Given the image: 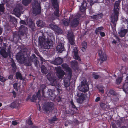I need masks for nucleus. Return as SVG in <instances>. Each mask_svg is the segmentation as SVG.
I'll return each instance as SVG.
<instances>
[{"label":"nucleus","mask_w":128,"mask_h":128,"mask_svg":"<svg viewBox=\"0 0 128 128\" xmlns=\"http://www.w3.org/2000/svg\"><path fill=\"white\" fill-rule=\"evenodd\" d=\"M103 26L99 27L96 28L95 30V33L96 34H98V32H100V31L104 29Z\"/></svg>","instance_id":"nucleus-40"},{"label":"nucleus","mask_w":128,"mask_h":128,"mask_svg":"<svg viewBox=\"0 0 128 128\" xmlns=\"http://www.w3.org/2000/svg\"><path fill=\"white\" fill-rule=\"evenodd\" d=\"M4 8L3 4H0V12H3L4 11Z\"/></svg>","instance_id":"nucleus-52"},{"label":"nucleus","mask_w":128,"mask_h":128,"mask_svg":"<svg viewBox=\"0 0 128 128\" xmlns=\"http://www.w3.org/2000/svg\"><path fill=\"white\" fill-rule=\"evenodd\" d=\"M23 9V7L21 4H18L14 10L15 14L17 17H19L21 12Z\"/></svg>","instance_id":"nucleus-7"},{"label":"nucleus","mask_w":128,"mask_h":128,"mask_svg":"<svg viewBox=\"0 0 128 128\" xmlns=\"http://www.w3.org/2000/svg\"><path fill=\"white\" fill-rule=\"evenodd\" d=\"M127 32L128 30L127 29H124L122 27L118 32L119 36L121 38L124 37Z\"/></svg>","instance_id":"nucleus-20"},{"label":"nucleus","mask_w":128,"mask_h":128,"mask_svg":"<svg viewBox=\"0 0 128 128\" xmlns=\"http://www.w3.org/2000/svg\"><path fill=\"white\" fill-rule=\"evenodd\" d=\"M7 80L4 77L0 75V81L2 82H4Z\"/></svg>","instance_id":"nucleus-49"},{"label":"nucleus","mask_w":128,"mask_h":128,"mask_svg":"<svg viewBox=\"0 0 128 128\" xmlns=\"http://www.w3.org/2000/svg\"><path fill=\"white\" fill-rule=\"evenodd\" d=\"M82 85L80 88H78L80 90L84 92L88 91L89 89V87L86 81L82 82Z\"/></svg>","instance_id":"nucleus-11"},{"label":"nucleus","mask_w":128,"mask_h":128,"mask_svg":"<svg viewBox=\"0 0 128 128\" xmlns=\"http://www.w3.org/2000/svg\"><path fill=\"white\" fill-rule=\"evenodd\" d=\"M93 76L94 79H97L99 78V76L98 75L93 74Z\"/></svg>","instance_id":"nucleus-58"},{"label":"nucleus","mask_w":128,"mask_h":128,"mask_svg":"<svg viewBox=\"0 0 128 128\" xmlns=\"http://www.w3.org/2000/svg\"><path fill=\"white\" fill-rule=\"evenodd\" d=\"M10 65L12 68V70L14 72H15L16 69V65L12 58L11 59V64Z\"/></svg>","instance_id":"nucleus-25"},{"label":"nucleus","mask_w":128,"mask_h":128,"mask_svg":"<svg viewBox=\"0 0 128 128\" xmlns=\"http://www.w3.org/2000/svg\"><path fill=\"white\" fill-rule=\"evenodd\" d=\"M12 124L14 126H16L18 124V122L15 120H14L12 121Z\"/></svg>","instance_id":"nucleus-61"},{"label":"nucleus","mask_w":128,"mask_h":128,"mask_svg":"<svg viewBox=\"0 0 128 128\" xmlns=\"http://www.w3.org/2000/svg\"><path fill=\"white\" fill-rule=\"evenodd\" d=\"M11 47L10 46H8L7 51L6 50L3 48H1L0 50V54L2 57L5 58H6L8 56L10 57L11 55Z\"/></svg>","instance_id":"nucleus-6"},{"label":"nucleus","mask_w":128,"mask_h":128,"mask_svg":"<svg viewBox=\"0 0 128 128\" xmlns=\"http://www.w3.org/2000/svg\"><path fill=\"white\" fill-rule=\"evenodd\" d=\"M40 90H38V92H37L36 95V96L38 98L39 100V99L40 98Z\"/></svg>","instance_id":"nucleus-51"},{"label":"nucleus","mask_w":128,"mask_h":128,"mask_svg":"<svg viewBox=\"0 0 128 128\" xmlns=\"http://www.w3.org/2000/svg\"><path fill=\"white\" fill-rule=\"evenodd\" d=\"M31 0H22V4L24 5L27 6L30 3Z\"/></svg>","instance_id":"nucleus-36"},{"label":"nucleus","mask_w":128,"mask_h":128,"mask_svg":"<svg viewBox=\"0 0 128 128\" xmlns=\"http://www.w3.org/2000/svg\"><path fill=\"white\" fill-rule=\"evenodd\" d=\"M63 24L65 26H68L69 25V22L68 21L64 20L63 21Z\"/></svg>","instance_id":"nucleus-53"},{"label":"nucleus","mask_w":128,"mask_h":128,"mask_svg":"<svg viewBox=\"0 0 128 128\" xmlns=\"http://www.w3.org/2000/svg\"><path fill=\"white\" fill-rule=\"evenodd\" d=\"M98 89L99 90V91L102 94H103L104 92V90L103 89V87H97Z\"/></svg>","instance_id":"nucleus-47"},{"label":"nucleus","mask_w":128,"mask_h":128,"mask_svg":"<svg viewBox=\"0 0 128 128\" xmlns=\"http://www.w3.org/2000/svg\"><path fill=\"white\" fill-rule=\"evenodd\" d=\"M122 77H120L118 78L116 80V84L118 85L120 84L121 82L122 81Z\"/></svg>","instance_id":"nucleus-41"},{"label":"nucleus","mask_w":128,"mask_h":128,"mask_svg":"<svg viewBox=\"0 0 128 128\" xmlns=\"http://www.w3.org/2000/svg\"><path fill=\"white\" fill-rule=\"evenodd\" d=\"M106 106V105L105 104L102 103L100 104V106L102 108H104Z\"/></svg>","instance_id":"nucleus-57"},{"label":"nucleus","mask_w":128,"mask_h":128,"mask_svg":"<svg viewBox=\"0 0 128 128\" xmlns=\"http://www.w3.org/2000/svg\"><path fill=\"white\" fill-rule=\"evenodd\" d=\"M57 50L60 53H61L63 51H64L65 48L64 46V44L63 43H59L56 47Z\"/></svg>","instance_id":"nucleus-21"},{"label":"nucleus","mask_w":128,"mask_h":128,"mask_svg":"<svg viewBox=\"0 0 128 128\" xmlns=\"http://www.w3.org/2000/svg\"><path fill=\"white\" fill-rule=\"evenodd\" d=\"M72 68L75 70H77L78 68V64L77 61H72L70 62Z\"/></svg>","instance_id":"nucleus-23"},{"label":"nucleus","mask_w":128,"mask_h":128,"mask_svg":"<svg viewBox=\"0 0 128 128\" xmlns=\"http://www.w3.org/2000/svg\"><path fill=\"white\" fill-rule=\"evenodd\" d=\"M79 24V20L78 19L75 18L70 22V26L72 28H75L78 26Z\"/></svg>","instance_id":"nucleus-16"},{"label":"nucleus","mask_w":128,"mask_h":128,"mask_svg":"<svg viewBox=\"0 0 128 128\" xmlns=\"http://www.w3.org/2000/svg\"><path fill=\"white\" fill-rule=\"evenodd\" d=\"M90 1H89L88 2H89L90 5L92 6L95 3L98 2V0H90Z\"/></svg>","instance_id":"nucleus-43"},{"label":"nucleus","mask_w":128,"mask_h":128,"mask_svg":"<svg viewBox=\"0 0 128 128\" xmlns=\"http://www.w3.org/2000/svg\"><path fill=\"white\" fill-rule=\"evenodd\" d=\"M87 6V5L86 2L85 1H83L82 3L81 6L80 8V10L82 12H84L86 10Z\"/></svg>","instance_id":"nucleus-22"},{"label":"nucleus","mask_w":128,"mask_h":128,"mask_svg":"<svg viewBox=\"0 0 128 128\" xmlns=\"http://www.w3.org/2000/svg\"><path fill=\"white\" fill-rule=\"evenodd\" d=\"M63 62V60L60 57L56 59L54 62V64L56 65H58L62 64Z\"/></svg>","instance_id":"nucleus-24"},{"label":"nucleus","mask_w":128,"mask_h":128,"mask_svg":"<svg viewBox=\"0 0 128 128\" xmlns=\"http://www.w3.org/2000/svg\"><path fill=\"white\" fill-rule=\"evenodd\" d=\"M77 96L78 98L77 99V101L80 104L82 103L86 99L83 93L78 92L77 94Z\"/></svg>","instance_id":"nucleus-13"},{"label":"nucleus","mask_w":128,"mask_h":128,"mask_svg":"<svg viewBox=\"0 0 128 128\" xmlns=\"http://www.w3.org/2000/svg\"><path fill=\"white\" fill-rule=\"evenodd\" d=\"M39 1V0H34L32 4L33 13L36 15L40 14L41 13V7Z\"/></svg>","instance_id":"nucleus-4"},{"label":"nucleus","mask_w":128,"mask_h":128,"mask_svg":"<svg viewBox=\"0 0 128 128\" xmlns=\"http://www.w3.org/2000/svg\"><path fill=\"white\" fill-rule=\"evenodd\" d=\"M31 59L32 60V62H34L35 66L36 67H38V63H39V62L35 55L34 54H32L31 56Z\"/></svg>","instance_id":"nucleus-19"},{"label":"nucleus","mask_w":128,"mask_h":128,"mask_svg":"<svg viewBox=\"0 0 128 128\" xmlns=\"http://www.w3.org/2000/svg\"><path fill=\"white\" fill-rule=\"evenodd\" d=\"M50 84L52 86H56L57 84V82L56 80L54 78H53L50 81Z\"/></svg>","instance_id":"nucleus-34"},{"label":"nucleus","mask_w":128,"mask_h":128,"mask_svg":"<svg viewBox=\"0 0 128 128\" xmlns=\"http://www.w3.org/2000/svg\"><path fill=\"white\" fill-rule=\"evenodd\" d=\"M73 38H72L68 39L70 44L72 45H74L75 44L74 40Z\"/></svg>","instance_id":"nucleus-44"},{"label":"nucleus","mask_w":128,"mask_h":128,"mask_svg":"<svg viewBox=\"0 0 128 128\" xmlns=\"http://www.w3.org/2000/svg\"><path fill=\"white\" fill-rule=\"evenodd\" d=\"M28 28L24 26V25H21L19 28V30L18 32V34L19 37L21 36H23L27 30Z\"/></svg>","instance_id":"nucleus-9"},{"label":"nucleus","mask_w":128,"mask_h":128,"mask_svg":"<svg viewBox=\"0 0 128 128\" xmlns=\"http://www.w3.org/2000/svg\"><path fill=\"white\" fill-rule=\"evenodd\" d=\"M28 124L30 125H32L33 123L31 120V118H30L28 120L27 122Z\"/></svg>","instance_id":"nucleus-56"},{"label":"nucleus","mask_w":128,"mask_h":128,"mask_svg":"<svg viewBox=\"0 0 128 128\" xmlns=\"http://www.w3.org/2000/svg\"><path fill=\"white\" fill-rule=\"evenodd\" d=\"M41 72L43 74H46L48 72V70L46 67L44 65H42L41 68Z\"/></svg>","instance_id":"nucleus-30"},{"label":"nucleus","mask_w":128,"mask_h":128,"mask_svg":"<svg viewBox=\"0 0 128 128\" xmlns=\"http://www.w3.org/2000/svg\"><path fill=\"white\" fill-rule=\"evenodd\" d=\"M72 74L70 77L69 74H68L67 76L64 79L63 82L64 86L66 88L69 86L70 84V80L71 79Z\"/></svg>","instance_id":"nucleus-15"},{"label":"nucleus","mask_w":128,"mask_h":128,"mask_svg":"<svg viewBox=\"0 0 128 128\" xmlns=\"http://www.w3.org/2000/svg\"><path fill=\"white\" fill-rule=\"evenodd\" d=\"M58 120V118H56V116H54L51 119L49 120V121L50 123L52 124L55 121H57Z\"/></svg>","instance_id":"nucleus-38"},{"label":"nucleus","mask_w":128,"mask_h":128,"mask_svg":"<svg viewBox=\"0 0 128 128\" xmlns=\"http://www.w3.org/2000/svg\"><path fill=\"white\" fill-rule=\"evenodd\" d=\"M13 75L12 74H10L9 75L8 77V78L9 80H12L13 79Z\"/></svg>","instance_id":"nucleus-62"},{"label":"nucleus","mask_w":128,"mask_h":128,"mask_svg":"<svg viewBox=\"0 0 128 128\" xmlns=\"http://www.w3.org/2000/svg\"><path fill=\"white\" fill-rule=\"evenodd\" d=\"M6 44L5 43H3V46H2L1 48H3L4 49L6 50Z\"/></svg>","instance_id":"nucleus-63"},{"label":"nucleus","mask_w":128,"mask_h":128,"mask_svg":"<svg viewBox=\"0 0 128 128\" xmlns=\"http://www.w3.org/2000/svg\"><path fill=\"white\" fill-rule=\"evenodd\" d=\"M37 98L35 94L33 95L32 97H31V95H29L26 99V101H27L30 100V101L31 102H36Z\"/></svg>","instance_id":"nucleus-18"},{"label":"nucleus","mask_w":128,"mask_h":128,"mask_svg":"<svg viewBox=\"0 0 128 128\" xmlns=\"http://www.w3.org/2000/svg\"><path fill=\"white\" fill-rule=\"evenodd\" d=\"M16 58L18 60L23 61V58L24 57L22 54H20V53H18L16 55Z\"/></svg>","instance_id":"nucleus-32"},{"label":"nucleus","mask_w":128,"mask_h":128,"mask_svg":"<svg viewBox=\"0 0 128 128\" xmlns=\"http://www.w3.org/2000/svg\"><path fill=\"white\" fill-rule=\"evenodd\" d=\"M54 31L55 32L58 34H61L62 32V30L58 26H57V27L56 28Z\"/></svg>","instance_id":"nucleus-37"},{"label":"nucleus","mask_w":128,"mask_h":128,"mask_svg":"<svg viewBox=\"0 0 128 128\" xmlns=\"http://www.w3.org/2000/svg\"><path fill=\"white\" fill-rule=\"evenodd\" d=\"M103 16L102 14L100 13L99 14L96 15V20H98L99 19L101 18Z\"/></svg>","instance_id":"nucleus-50"},{"label":"nucleus","mask_w":128,"mask_h":128,"mask_svg":"<svg viewBox=\"0 0 128 128\" xmlns=\"http://www.w3.org/2000/svg\"><path fill=\"white\" fill-rule=\"evenodd\" d=\"M47 79L49 81L51 80L53 78L52 77L50 74H48L46 76Z\"/></svg>","instance_id":"nucleus-55"},{"label":"nucleus","mask_w":128,"mask_h":128,"mask_svg":"<svg viewBox=\"0 0 128 128\" xmlns=\"http://www.w3.org/2000/svg\"><path fill=\"white\" fill-rule=\"evenodd\" d=\"M74 58L75 60H78V61H80L81 59L80 58L79 56L77 50H76L74 52Z\"/></svg>","instance_id":"nucleus-27"},{"label":"nucleus","mask_w":128,"mask_h":128,"mask_svg":"<svg viewBox=\"0 0 128 128\" xmlns=\"http://www.w3.org/2000/svg\"><path fill=\"white\" fill-rule=\"evenodd\" d=\"M38 26L40 27H44L45 24L44 22L42 20H38L36 22Z\"/></svg>","instance_id":"nucleus-26"},{"label":"nucleus","mask_w":128,"mask_h":128,"mask_svg":"<svg viewBox=\"0 0 128 128\" xmlns=\"http://www.w3.org/2000/svg\"><path fill=\"white\" fill-rule=\"evenodd\" d=\"M70 105H71L72 107V108H73L74 109L76 110H78V109L76 106L74 105L72 99L70 101Z\"/></svg>","instance_id":"nucleus-42"},{"label":"nucleus","mask_w":128,"mask_h":128,"mask_svg":"<svg viewBox=\"0 0 128 128\" xmlns=\"http://www.w3.org/2000/svg\"><path fill=\"white\" fill-rule=\"evenodd\" d=\"M82 47H84L86 48H87V43L85 41L83 42L82 43Z\"/></svg>","instance_id":"nucleus-54"},{"label":"nucleus","mask_w":128,"mask_h":128,"mask_svg":"<svg viewBox=\"0 0 128 128\" xmlns=\"http://www.w3.org/2000/svg\"><path fill=\"white\" fill-rule=\"evenodd\" d=\"M49 26L50 28L54 30L57 27V26L54 25L52 24H50L49 25Z\"/></svg>","instance_id":"nucleus-46"},{"label":"nucleus","mask_w":128,"mask_h":128,"mask_svg":"<svg viewBox=\"0 0 128 128\" xmlns=\"http://www.w3.org/2000/svg\"><path fill=\"white\" fill-rule=\"evenodd\" d=\"M29 27L32 31H35L36 30L34 24L32 22H31L29 25Z\"/></svg>","instance_id":"nucleus-35"},{"label":"nucleus","mask_w":128,"mask_h":128,"mask_svg":"<svg viewBox=\"0 0 128 128\" xmlns=\"http://www.w3.org/2000/svg\"><path fill=\"white\" fill-rule=\"evenodd\" d=\"M120 2L116 1L114 5V12L112 15L111 18V21L112 24H111V26L115 28L116 23L118 20V16Z\"/></svg>","instance_id":"nucleus-2"},{"label":"nucleus","mask_w":128,"mask_h":128,"mask_svg":"<svg viewBox=\"0 0 128 128\" xmlns=\"http://www.w3.org/2000/svg\"><path fill=\"white\" fill-rule=\"evenodd\" d=\"M56 74L59 79L62 78L65 74L64 72L61 69L60 67H58L56 69Z\"/></svg>","instance_id":"nucleus-10"},{"label":"nucleus","mask_w":128,"mask_h":128,"mask_svg":"<svg viewBox=\"0 0 128 128\" xmlns=\"http://www.w3.org/2000/svg\"><path fill=\"white\" fill-rule=\"evenodd\" d=\"M54 104L52 102H46L44 108V110L46 112L52 110L54 106Z\"/></svg>","instance_id":"nucleus-14"},{"label":"nucleus","mask_w":128,"mask_h":128,"mask_svg":"<svg viewBox=\"0 0 128 128\" xmlns=\"http://www.w3.org/2000/svg\"><path fill=\"white\" fill-rule=\"evenodd\" d=\"M18 105L17 102L16 100L14 101L10 104V106L12 108H14L17 107Z\"/></svg>","instance_id":"nucleus-31"},{"label":"nucleus","mask_w":128,"mask_h":128,"mask_svg":"<svg viewBox=\"0 0 128 128\" xmlns=\"http://www.w3.org/2000/svg\"><path fill=\"white\" fill-rule=\"evenodd\" d=\"M109 93L113 96H116V92L112 90H110L109 92Z\"/></svg>","instance_id":"nucleus-48"},{"label":"nucleus","mask_w":128,"mask_h":128,"mask_svg":"<svg viewBox=\"0 0 128 128\" xmlns=\"http://www.w3.org/2000/svg\"><path fill=\"white\" fill-rule=\"evenodd\" d=\"M62 66L64 69L68 72V74H69L70 77H71V74H72V70L68 64H64L62 65Z\"/></svg>","instance_id":"nucleus-17"},{"label":"nucleus","mask_w":128,"mask_h":128,"mask_svg":"<svg viewBox=\"0 0 128 128\" xmlns=\"http://www.w3.org/2000/svg\"><path fill=\"white\" fill-rule=\"evenodd\" d=\"M98 52L99 58V60L100 61L101 64L106 60L107 58V56L105 54H102V50H99L98 51Z\"/></svg>","instance_id":"nucleus-8"},{"label":"nucleus","mask_w":128,"mask_h":128,"mask_svg":"<svg viewBox=\"0 0 128 128\" xmlns=\"http://www.w3.org/2000/svg\"><path fill=\"white\" fill-rule=\"evenodd\" d=\"M20 24H23L25 25L26 24V22L23 20H21L20 21Z\"/></svg>","instance_id":"nucleus-60"},{"label":"nucleus","mask_w":128,"mask_h":128,"mask_svg":"<svg viewBox=\"0 0 128 128\" xmlns=\"http://www.w3.org/2000/svg\"><path fill=\"white\" fill-rule=\"evenodd\" d=\"M68 39L72 38H74V36L72 33L68 32Z\"/></svg>","instance_id":"nucleus-45"},{"label":"nucleus","mask_w":128,"mask_h":128,"mask_svg":"<svg viewBox=\"0 0 128 128\" xmlns=\"http://www.w3.org/2000/svg\"><path fill=\"white\" fill-rule=\"evenodd\" d=\"M46 87V85L44 84H42L40 87V91L42 92V96L44 97V94H45V92H44V89Z\"/></svg>","instance_id":"nucleus-29"},{"label":"nucleus","mask_w":128,"mask_h":128,"mask_svg":"<svg viewBox=\"0 0 128 128\" xmlns=\"http://www.w3.org/2000/svg\"><path fill=\"white\" fill-rule=\"evenodd\" d=\"M18 83H15L13 85L14 89H15L16 91L18 92L20 89V86H18Z\"/></svg>","instance_id":"nucleus-39"},{"label":"nucleus","mask_w":128,"mask_h":128,"mask_svg":"<svg viewBox=\"0 0 128 128\" xmlns=\"http://www.w3.org/2000/svg\"><path fill=\"white\" fill-rule=\"evenodd\" d=\"M100 34L102 37H104L105 36V33L104 32H100Z\"/></svg>","instance_id":"nucleus-59"},{"label":"nucleus","mask_w":128,"mask_h":128,"mask_svg":"<svg viewBox=\"0 0 128 128\" xmlns=\"http://www.w3.org/2000/svg\"><path fill=\"white\" fill-rule=\"evenodd\" d=\"M52 3L54 8L56 9L54 12V14L56 17H59L60 14L59 12V4L57 0H52Z\"/></svg>","instance_id":"nucleus-5"},{"label":"nucleus","mask_w":128,"mask_h":128,"mask_svg":"<svg viewBox=\"0 0 128 128\" xmlns=\"http://www.w3.org/2000/svg\"><path fill=\"white\" fill-rule=\"evenodd\" d=\"M61 90V89L55 87L53 90L48 89L46 93L52 100H54L56 98V96L60 94Z\"/></svg>","instance_id":"nucleus-3"},{"label":"nucleus","mask_w":128,"mask_h":128,"mask_svg":"<svg viewBox=\"0 0 128 128\" xmlns=\"http://www.w3.org/2000/svg\"><path fill=\"white\" fill-rule=\"evenodd\" d=\"M31 56L30 57L27 56L23 58V64L26 66H30L32 64V60L31 59Z\"/></svg>","instance_id":"nucleus-12"},{"label":"nucleus","mask_w":128,"mask_h":128,"mask_svg":"<svg viewBox=\"0 0 128 128\" xmlns=\"http://www.w3.org/2000/svg\"><path fill=\"white\" fill-rule=\"evenodd\" d=\"M30 128H40L38 127V126H33L30 127Z\"/></svg>","instance_id":"nucleus-64"},{"label":"nucleus","mask_w":128,"mask_h":128,"mask_svg":"<svg viewBox=\"0 0 128 128\" xmlns=\"http://www.w3.org/2000/svg\"><path fill=\"white\" fill-rule=\"evenodd\" d=\"M42 34V36L38 37V44L40 47L44 49H49L52 47L53 44V42L51 40L45 42L46 38Z\"/></svg>","instance_id":"nucleus-1"},{"label":"nucleus","mask_w":128,"mask_h":128,"mask_svg":"<svg viewBox=\"0 0 128 128\" xmlns=\"http://www.w3.org/2000/svg\"><path fill=\"white\" fill-rule=\"evenodd\" d=\"M123 91L125 92H127L128 91V83L126 82L123 85L122 87Z\"/></svg>","instance_id":"nucleus-33"},{"label":"nucleus","mask_w":128,"mask_h":128,"mask_svg":"<svg viewBox=\"0 0 128 128\" xmlns=\"http://www.w3.org/2000/svg\"><path fill=\"white\" fill-rule=\"evenodd\" d=\"M16 76L17 79H20L21 80H24L21 73L19 72H16Z\"/></svg>","instance_id":"nucleus-28"}]
</instances>
